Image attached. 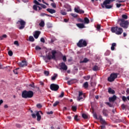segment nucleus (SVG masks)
I'll return each mask as SVG.
<instances>
[{"label":"nucleus","instance_id":"obj_16","mask_svg":"<svg viewBox=\"0 0 129 129\" xmlns=\"http://www.w3.org/2000/svg\"><path fill=\"white\" fill-rule=\"evenodd\" d=\"M46 11L49 13V14H55L56 13V10L48 8L46 9Z\"/></svg>","mask_w":129,"mask_h":129},{"label":"nucleus","instance_id":"obj_64","mask_svg":"<svg viewBox=\"0 0 129 129\" xmlns=\"http://www.w3.org/2000/svg\"><path fill=\"white\" fill-rule=\"evenodd\" d=\"M45 13H41L40 14V16L41 17H44V16H45Z\"/></svg>","mask_w":129,"mask_h":129},{"label":"nucleus","instance_id":"obj_46","mask_svg":"<svg viewBox=\"0 0 129 129\" xmlns=\"http://www.w3.org/2000/svg\"><path fill=\"white\" fill-rule=\"evenodd\" d=\"M41 49H42V48H41L40 46H36V47H35V50H36L37 51L38 50H41Z\"/></svg>","mask_w":129,"mask_h":129},{"label":"nucleus","instance_id":"obj_44","mask_svg":"<svg viewBox=\"0 0 129 129\" xmlns=\"http://www.w3.org/2000/svg\"><path fill=\"white\" fill-rule=\"evenodd\" d=\"M71 16H72V17H73V18H77L78 15L74 13H71Z\"/></svg>","mask_w":129,"mask_h":129},{"label":"nucleus","instance_id":"obj_34","mask_svg":"<svg viewBox=\"0 0 129 129\" xmlns=\"http://www.w3.org/2000/svg\"><path fill=\"white\" fill-rule=\"evenodd\" d=\"M33 9L34 11H38V6L37 5H33Z\"/></svg>","mask_w":129,"mask_h":129},{"label":"nucleus","instance_id":"obj_2","mask_svg":"<svg viewBox=\"0 0 129 129\" xmlns=\"http://www.w3.org/2000/svg\"><path fill=\"white\" fill-rule=\"evenodd\" d=\"M34 96V92L32 91L24 90L22 93V98H32Z\"/></svg>","mask_w":129,"mask_h":129},{"label":"nucleus","instance_id":"obj_9","mask_svg":"<svg viewBox=\"0 0 129 129\" xmlns=\"http://www.w3.org/2000/svg\"><path fill=\"white\" fill-rule=\"evenodd\" d=\"M50 89L52 91H57L59 89V86L55 84H51L50 86Z\"/></svg>","mask_w":129,"mask_h":129},{"label":"nucleus","instance_id":"obj_20","mask_svg":"<svg viewBox=\"0 0 129 129\" xmlns=\"http://www.w3.org/2000/svg\"><path fill=\"white\" fill-rule=\"evenodd\" d=\"M116 46V43H112L111 46V51H114L115 48V47Z\"/></svg>","mask_w":129,"mask_h":129},{"label":"nucleus","instance_id":"obj_51","mask_svg":"<svg viewBox=\"0 0 129 129\" xmlns=\"http://www.w3.org/2000/svg\"><path fill=\"white\" fill-rule=\"evenodd\" d=\"M76 25L78 28H79L80 29H81V23L76 24Z\"/></svg>","mask_w":129,"mask_h":129},{"label":"nucleus","instance_id":"obj_13","mask_svg":"<svg viewBox=\"0 0 129 129\" xmlns=\"http://www.w3.org/2000/svg\"><path fill=\"white\" fill-rule=\"evenodd\" d=\"M116 100V96L115 95H113L112 97H109V102H114Z\"/></svg>","mask_w":129,"mask_h":129},{"label":"nucleus","instance_id":"obj_11","mask_svg":"<svg viewBox=\"0 0 129 129\" xmlns=\"http://www.w3.org/2000/svg\"><path fill=\"white\" fill-rule=\"evenodd\" d=\"M99 119L100 120V121L102 125H107V123H106V122L105 121V120L102 118V116H99Z\"/></svg>","mask_w":129,"mask_h":129},{"label":"nucleus","instance_id":"obj_14","mask_svg":"<svg viewBox=\"0 0 129 129\" xmlns=\"http://www.w3.org/2000/svg\"><path fill=\"white\" fill-rule=\"evenodd\" d=\"M40 34H41L40 31H35L33 36L35 39H38V38H39V36H40Z\"/></svg>","mask_w":129,"mask_h":129},{"label":"nucleus","instance_id":"obj_32","mask_svg":"<svg viewBox=\"0 0 129 129\" xmlns=\"http://www.w3.org/2000/svg\"><path fill=\"white\" fill-rule=\"evenodd\" d=\"M44 74L45 75V76H49L50 73L48 71H44Z\"/></svg>","mask_w":129,"mask_h":129},{"label":"nucleus","instance_id":"obj_40","mask_svg":"<svg viewBox=\"0 0 129 129\" xmlns=\"http://www.w3.org/2000/svg\"><path fill=\"white\" fill-rule=\"evenodd\" d=\"M126 108V105L123 104L121 105V108L123 110H124V109H125Z\"/></svg>","mask_w":129,"mask_h":129},{"label":"nucleus","instance_id":"obj_8","mask_svg":"<svg viewBox=\"0 0 129 129\" xmlns=\"http://www.w3.org/2000/svg\"><path fill=\"white\" fill-rule=\"evenodd\" d=\"M17 24H20L21 26L19 28V29L20 30H23V29L25 28V26L26 25V22L22 19H20L17 22Z\"/></svg>","mask_w":129,"mask_h":129},{"label":"nucleus","instance_id":"obj_58","mask_svg":"<svg viewBox=\"0 0 129 129\" xmlns=\"http://www.w3.org/2000/svg\"><path fill=\"white\" fill-rule=\"evenodd\" d=\"M75 12L76 13H79V10H78V8H75Z\"/></svg>","mask_w":129,"mask_h":129},{"label":"nucleus","instance_id":"obj_54","mask_svg":"<svg viewBox=\"0 0 129 129\" xmlns=\"http://www.w3.org/2000/svg\"><path fill=\"white\" fill-rule=\"evenodd\" d=\"M101 28V27L100 26V25L98 24V25H97V30H100V28Z\"/></svg>","mask_w":129,"mask_h":129},{"label":"nucleus","instance_id":"obj_52","mask_svg":"<svg viewBox=\"0 0 129 129\" xmlns=\"http://www.w3.org/2000/svg\"><path fill=\"white\" fill-rule=\"evenodd\" d=\"M40 41L42 43H45V39H44V38H43V37L41 38Z\"/></svg>","mask_w":129,"mask_h":129},{"label":"nucleus","instance_id":"obj_22","mask_svg":"<svg viewBox=\"0 0 129 129\" xmlns=\"http://www.w3.org/2000/svg\"><path fill=\"white\" fill-rule=\"evenodd\" d=\"M77 100L78 101L81 100V91L79 92V96H78Z\"/></svg>","mask_w":129,"mask_h":129},{"label":"nucleus","instance_id":"obj_21","mask_svg":"<svg viewBox=\"0 0 129 129\" xmlns=\"http://www.w3.org/2000/svg\"><path fill=\"white\" fill-rule=\"evenodd\" d=\"M75 82V80H71L68 81V85H72V84H74Z\"/></svg>","mask_w":129,"mask_h":129},{"label":"nucleus","instance_id":"obj_63","mask_svg":"<svg viewBox=\"0 0 129 129\" xmlns=\"http://www.w3.org/2000/svg\"><path fill=\"white\" fill-rule=\"evenodd\" d=\"M16 125L17 127H19V128L21 127V124H16Z\"/></svg>","mask_w":129,"mask_h":129},{"label":"nucleus","instance_id":"obj_5","mask_svg":"<svg viewBox=\"0 0 129 129\" xmlns=\"http://www.w3.org/2000/svg\"><path fill=\"white\" fill-rule=\"evenodd\" d=\"M117 73H112L111 74L110 77L108 78V81L109 82H113L116 78H117Z\"/></svg>","mask_w":129,"mask_h":129},{"label":"nucleus","instance_id":"obj_61","mask_svg":"<svg viewBox=\"0 0 129 129\" xmlns=\"http://www.w3.org/2000/svg\"><path fill=\"white\" fill-rule=\"evenodd\" d=\"M8 37V36L7 35V34H4L3 35H2V38H6Z\"/></svg>","mask_w":129,"mask_h":129},{"label":"nucleus","instance_id":"obj_57","mask_svg":"<svg viewBox=\"0 0 129 129\" xmlns=\"http://www.w3.org/2000/svg\"><path fill=\"white\" fill-rule=\"evenodd\" d=\"M64 96V92H62L61 94L59 96V97L62 98Z\"/></svg>","mask_w":129,"mask_h":129},{"label":"nucleus","instance_id":"obj_23","mask_svg":"<svg viewBox=\"0 0 129 129\" xmlns=\"http://www.w3.org/2000/svg\"><path fill=\"white\" fill-rule=\"evenodd\" d=\"M83 87L85 89H87L88 88V82H86L83 85Z\"/></svg>","mask_w":129,"mask_h":129},{"label":"nucleus","instance_id":"obj_38","mask_svg":"<svg viewBox=\"0 0 129 129\" xmlns=\"http://www.w3.org/2000/svg\"><path fill=\"white\" fill-rule=\"evenodd\" d=\"M33 3H34V4H35V5H37V6H40V5H41V4L38 3L37 0H34Z\"/></svg>","mask_w":129,"mask_h":129},{"label":"nucleus","instance_id":"obj_25","mask_svg":"<svg viewBox=\"0 0 129 129\" xmlns=\"http://www.w3.org/2000/svg\"><path fill=\"white\" fill-rule=\"evenodd\" d=\"M82 116L83 118H84V119H88V116L85 113H83L82 114Z\"/></svg>","mask_w":129,"mask_h":129},{"label":"nucleus","instance_id":"obj_33","mask_svg":"<svg viewBox=\"0 0 129 129\" xmlns=\"http://www.w3.org/2000/svg\"><path fill=\"white\" fill-rule=\"evenodd\" d=\"M60 14L61 15H62V16H66L67 15V13L65 12V11L63 10L60 11Z\"/></svg>","mask_w":129,"mask_h":129},{"label":"nucleus","instance_id":"obj_53","mask_svg":"<svg viewBox=\"0 0 129 129\" xmlns=\"http://www.w3.org/2000/svg\"><path fill=\"white\" fill-rule=\"evenodd\" d=\"M13 72L15 74H18V69H16L15 70H13Z\"/></svg>","mask_w":129,"mask_h":129},{"label":"nucleus","instance_id":"obj_48","mask_svg":"<svg viewBox=\"0 0 129 129\" xmlns=\"http://www.w3.org/2000/svg\"><path fill=\"white\" fill-rule=\"evenodd\" d=\"M106 104H107V105H108L109 107H112V104H111L109 102H106Z\"/></svg>","mask_w":129,"mask_h":129},{"label":"nucleus","instance_id":"obj_19","mask_svg":"<svg viewBox=\"0 0 129 129\" xmlns=\"http://www.w3.org/2000/svg\"><path fill=\"white\" fill-rule=\"evenodd\" d=\"M108 92L109 94H114L115 93L114 90L112 89L111 88H108Z\"/></svg>","mask_w":129,"mask_h":129},{"label":"nucleus","instance_id":"obj_50","mask_svg":"<svg viewBox=\"0 0 129 129\" xmlns=\"http://www.w3.org/2000/svg\"><path fill=\"white\" fill-rule=\"evenodd\" d=\"M126 97L124 96H123L122 97V99L123 100V101H126Z\"/></svg>","mask_w":129,"mask_h":129},{"label":"nucleus","instance_id":"obj_49","mask_svg":"<svg viewBox=\"0 0 129 129\" xmlns=\"http://www.w3.org/2000/svg\"><path fill=\"white\" fill-rule=\"evenodd\" d=\"M62 60L64 62H66L67 60V58H66V56H63L62 57Z\"/></svg>","mask_w":129,"mask_h":129},{"label":"nucleus","instance_id":"obj_36","mask_svg":"<svg viewBox=\"0 0 129 129\" xmlns=\"http://www.w3.org/2000/svg\"><path fill=\"white\" fill-rule=\"evenodd\" d=\"M78 47H79L80 48H81V39H80L79 41V42L77 43Z\"/></svg>","mask_w":129,"mask_h":129},{"label":"nucleus","instance_id":"obj_30","mask_svg":"<svg viewBox=\"0 0 129 129\" xmlns=\"http://www.w3.org/2000/svg\"><path fill=\"white\" fill-rule=\"evenodd\" d=\"M57 74H54L53 76L51 77V80H56V78H57Z\"/></svg>","mask_w":129,"mask_h":129},{"label":"nucleus","instance_id":"obj_42","mask_svg":"<svg viewBox=\"0 0 129 129\" xmlns=\"http://www.w3.org/2000/svg\"><path fill=\"white\" fill-rule=\"evenodd\" d=\"M74 119L76 121H79V119H78V115H76L74 117Z\"/></svg>","mask_w":129,"mask_h":129},{"label":"nucleus","instance_id":"obj_3","mask_svg":"<svg viewBox=\"0 0 129 129\" xmlns=\"http://www.w3.org/2000/svg\"><path fill=\"white\" fill-rule=\"evenodd\" d=\"M111 32L112 33H114L116 35H119L123 33V29L122 28L115 26L111 28Z\"/></svg>","mask_w":129,"mask_h":129},{"label":"nucleus","instance_id":"obj_27","mask_svg":"<svg viewBox=\"0 0 129 129\" xmlns=\"http://www.w3.org/2000/svg\"><path fill=\"white\" fill-rule=\"evenodd\" d=\"M72 110H73V111H74L75 112V111H76V110H77V106H72Z\"/></svg>","mask_w":129,"mask_h":129},{"label":"nucleus","instance_id":"obj_24","mask_svg":"<svg viewBox=\"0 0 129 129\" xmlns=\"http://www.w3.org/2000/svg\"><path fill=\"white\" fill-rule=\"evenodd\" d=\"M100 68L97 66H95L93 67V71H98V70H99Z\"/></svg>","mask_w":129,"mask_h":129},{"label":"nucleus","instance_id":"obj_7","mask_svg":"<svg viewBox=\"0 0 129 129\" xmlns=\"http://www.w3.org/2000/svg\"><path fill=\"white\" fill-rule=\"evenodd\" d=\"M89 22H90L89 19H88L87 17H85L84 20H82L81 22L83 23L81 24V29H83V28H86L84 24H88Z\"/></svg>","mask_w":129,"mask_h":129},{"label":"nucleus","instance_id":"obj_43","mask_svg":"<svg viewBox=\"0 0 129 129\" xmlns=\"http://www.w3.org/2000/svg\"><path fill=\"white\" fill-rule=\"evenodd\" d=\"M41 7V8H42V9H47V6H46V5H43V4H41L39 5Z\"/></svg>","mask_w":129,"mask_h":129},{"label":"nucleus","instance_id":"obj_12","mask_svg":"<svg viewBox=\"0 0 129 129\" xmlns=\"http://www.w3.org/2000/svg\"><path fill=\"white\" fill-rule=\"evenodd\" d=\"M27 65H28V63L25 60H22L21 62H19V66L20 67H25V66H27Z\"/></svg>","mask_w":129,"mask_h":129},{"label":"nucleus","instance_id":"obj_35","mask_svg":"<svg viewBox=\"0 0 129 129\" xmlns=\"http://www.w3.org/2000/svg\"><path fill=\"white\" fill-rule=\"evenodd\" d=\"M59 103H60V102L56 101L55 103H53V106L54 107L57 106V105L59 104Z\"/></svg>","mask_w":129,"mask_h":129},{"label":"nucleus","instance_id":"obj_4","mask_svg":"<svg viewBox=\"0 0 129 129\" xmlns=\"http://www.w3.org/2000/svg\"><path fill=\"white\" fill-rule=\"evenodd\" d=\"M114 1L115 0H105L103 3L101 4V6L103 9H104V8L107 9H111V8L113 7V5H109L111 3H112V2H114Z\"/></svg>","mask_w":129,"mask_h":129},{"label":"nucleus","instance_id":"obj_62","mask_svg":"<svg viewBox=\"0 0 129 129\" xmlns=\"http://www.w3.org/2000/svg\"><path fill=\"white\" fill-rule=\"evenodd\" d=\"M36 115L35 114H32V116L33 118H36Z\"/></svg>","mask_w":129,"mask_h":129},{"label":"nucleus","instance_id":"obj_1","mask_svg":"<svg viewBox=\"0 0 129 129\" xmlns=\"http://www.w3.org/2000/svg\"><path fill=\"white\" fill-rule=\"evenodd\" d=\"M122 19H120L119 20L121 22L119 23L120 27L123 28V29H127L128 28L129 22L127 20V15H122Z\"/></svg>","mask_w":129,"mask_h":129},{"label":"nucleus","instance_id":"obj_18","mask_svg":"<svg viewBox=\"0 0 129 129\" xmlns=\"http://www.w3.org/2000/svg\"><path fill=\"white\" fill-rule=\"evenodd\" d=\"M36 116L37 117V119L38 121H40V120H41V115H40V113H39V111H36Z\"/></svg>","mask_w":129,"mask_h":129},{"label":"nucleus","instance_id":"obj_26","mask_svg":"<svg viewBox=\"0 0 129 129\" xmlns=\"http://www.w3.org/2000/svg\"><path fill=\"white\" fill-rule=\"evenodd\" d=\"M85 97H86V96L85 95V94H83V93L82 92H81V100H82V101L83 100H84Z\"/></svg>","mask_w":129,"mask_h":129},{"label":"nucleus","instance_id":"obj_56","mask_svg":"<svg viewBox=\"0 0 129 129\" xmlns=\"http://www.w3.org/2000/svg\"><path fill=\"white\" fill-rule=\"evenodd\" d=\"M35 84L34 83H33L32 84H30L29 85V86H30L31 87H32V88H35Z\"/></svg>","mask_w":129,"mask_h":129},{"label":"nucleus","instance_id":"obj_41","mask_svg":"<svg viewBox=\"0 0 129 129\" xmlns=\"http://www.w3.org/2000/svg\"><path fill=\"white\" fill-rule=\"evenodd\" d=\"M109 54H110V51L107 50L105 53V56H109Z\"/></svg>","mask_w":129,"mask_h":129},{"label":"nucleus","instance_id":"obj_10","mask_svg":"<svg viewBox=\"0 0 129 129\" xmlns=\"http://www.w3.org/2000/svg\"><path fill=\"white\" fill-rule=\"evenodd\" d=\"M59 66L60 68V70H64L66 71L67 69H68V68L67 67V66H66V64H65V62H62L60 63L59 64Z\"/></svg>","mask_w":129,"mask_h":129},{"label":"nucleus","instance_id":"obj_60","mask_svg":"<svg viewBox=\"0 0 129 129\" xmlns=\"http://www.w3.org/2000/svg\"><path fill=\"white\" fill-rule=\"evenodd\" d=\"M53 111H50V112H47V114H53Z\"/></svg>","mask_w":129,"mask_h":129},{"label":"nucleus","instance_id":"obj_55","mask_svg":"<svg viewBox=\"0 0 129 129\" xmlns=\"http://www.w3.org/2000/svg\"><path fill=\"white\" fill-rule=\"evenodd\" d=\"M36 106L38 108H41L42 107V105H41V104H38L36 105Z\"/></svg>","mask_w":129,"mask_h":129},{"label":"nucleus","instance_id":"obj_28","mask_svg":"<svg viewBox=\"0 0 129 129\" xmlns=\"http://www.w3.org/2000/svg\"><path fill=\"white\" fill-rule=\"evenodd\" d=\"M40 27H42V28L43 27H45V22H44L43 21H41L40 23H39Z\"/></svg>","mask_w":129,"mask_h":129},{"label":"nucleus","instance_id":"obj_6","mask_svg":"<svg viewBox=\"0 0 129 129\" xmlns=\"http://www.w3.org/2000/svg\"><path fill=\"white\" fill-rule=\"evenodd\" d=\"M56 53L57 51H56L55 50H52L51 51L52 55L51 54H48L47 55V58L48 59V60H51V59H52L53 60H56Z\"/></svg>","mask_w":129,"mask_h":129},{"label":"nucleus","instance_id":"obj_31","mask_svg":"<svg viewBox=\"0 0 129 129\" xmlns=\"http://www.w3.org/2000/svg\"><path fill=\"white\" fill-rule=\"evenodd\" d=\"M29 40L30 42H34V41H35V39H34V37L32 36H29Z\"/></svg>","mask_w":129,"mask_h":129},{"label":"nucleus","instance_id":"obj_29","mask_svg":"<svg viewBox=\"0 0 129 129\" xmlns=\"http://www.w3.org/2000/svg\"><path fill=\"white\" fill-rule=\"evenodd\" d=\"M89 61L87 58L85 57L83 60L81 61V63H87Z\"/></svg>","mask_w":129,"mask_h":129},{"label":"nucleus","instance_id":"obj_47","mask_svg":"<svg viewBox=\"0 0 129 129\" xmlns=\"http://www.w3.org/2000/svg\"><path fill=\"white\" fill-rule=\"evenodd\" d=\"M116 8H119L120 7H121V6H122V5L121 4H116Z\"/></svg>","mask_w":129,"mask_h":129},{"label":"nucleus","instance_id":"obj_45","mask_svg":"<svg viewBox=\"0 0 129 129\" xmlns=\"http://www.w3.org/2000/svg\"><path fill=\"white\" fill-rule=\"evenodd\" d=\"M8 55L9 56H13V51L12 50H9L8 51Z\"/></svg>","mask_w":129,"mask_h":129},{"label":"nucleus","instance_id":"obj_59","mask_svg":"<svg viewBox=\"0 0 129 129\" xmlns=\"http://www.w3.org/2000/svg\"><path fill=\"white\" fill-rule=\"evenodd\" d=\"M100 127H101V129H105V128H106L105 125H101Z\"/></svg>","mask_w":129,"mask_h":129},{"label":"nucleus","instance_id":"obj_15","mask_svg":"<svg viewBox=\"0 0 129 129\" xmlns=\"http://www.w3.org/2000/svg\"><path fill=\"white\" fill-rule=\"evenodd\" d=\"M87 46V41L86 40L81 39V47H86Z\"/></svg>","mask_w":129,"mask_h":129},{"label":"nucleus","instance_id":"obj_39","mask_svg":"<svg viewBox=\"0 0 129 129\" xmlns=\"http://www.w3.org/2000/svg\"><path fill=\"white\" fill-rule=\"evenodd\" d=\"M50 6H51V7L52 8H53L54 9H56V4H55V3H51L50 4Z\"/></svg>","mask_w":129,"mask_h":129},{"label":"nucleus","instance_id":"obj_37","mask_svg":"<svg viewBox=\"0 0 129 129\" xmlns=\"http://www.w3.org/2000/svg\"><path fill=\"white\" fill-rule=\"evenodd\" d=\"M14 45H16V46H17V47H19V46H20V44H19V41L17 40L14 41Z\"/></svg>","mask_w":129,"mask_h":129},{"label":"nucleus","instance_id":"obj_17","mask_svg":"<svg viewBox=\"0 0 129 129\" xmlns=\"http://www.w3.org/2000/svg\"><path fill=\"white\" fill-rule=\"evenodd\" d=\"M102 112L103 113V115L104 116H108V110H107L106 109H103Z\"/></svg>","mask_w":129,"mask_h":129}]
</instances>
